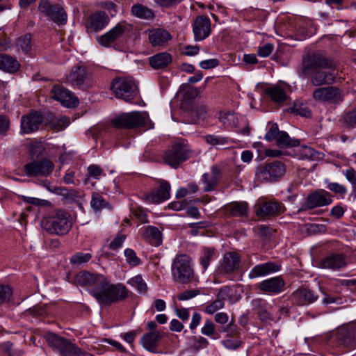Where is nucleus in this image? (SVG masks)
<instances>
[{
	"label": "nucleus",
	"mask_w": 356,
	"mask_h": 356,
	"mask_svg": "<svg viewBox=\"0 0 356 356\" xmlns=\"http://www.w3.org/2000/svg\"><path fill=\"white\" fill-rule=\"evenodd\" d=\"M268 126L269 129L264 138L267 141L271 142L277 138L280 131H279L278 125L276 123H269Z\"/></svg>",
	"instance_id": "obj_54"
},
{
	"label": "nucleus",
	"mask_w": 356,
	"mask_h": 356,
	"mask_svg": "<svg viewBox=\"0 0 356 356\" xmlns=\"http://www.w3.org/2000/svg\"><path fill=\"white\" fill-rule=\"evenodd\" d=\"M220 175V169L216 165H213L211 168L210 172L204 173L202 178V181L204 185V191L206 192L213 191L218 183Z\"/></svg>",
	"instance_id": "obj_30"
},
{
	"label": "nucleus",
	"mask_w": 356,
	"mask_h": 356,
	"mask_svg": "<svg viewBox=\"0 0 356 356\" xmlns=\"http://www.w3.org/2000/svg\"><path fill=\"white\" fill-rule=\"evenodd\" d=\"M313 99L319 102L339 104L343 101V91L336 86L318 87L312 93Z\"/></svg>",
	"instance_id": "obj_10"
},
{
	"label": "nucleus",
	"mask_w": 356,
	"mask_h": 356,
	"mask_svg": "<svg viewBox=\"0 0 356 356\" xmlns=\"http://www.w3.org/2000/svg\"><path fill=\"white\" fill-rule=\"evenodd\" d=\"M24 172L27 176H47L54 169V164L49 160L34 161L26 163L24 167Z\"/></svg>",
	"instance_id": "obj_17"
},
{
	"label": "nucleus",
	"mask_w": 356,
	"mask_h": 356,
	"mask_svg": "<svg viewBox=\"0 0 356 356\" xmlns=\"http://www.w3.org/2000/svg\"><path fill=\"white\" fill-rule=\"evenodd\" d=\"M347 266L346 257L343 254H332L323 259L319 263L321 268L339 270Z\"/></svg>",
	"instance_id": "obj_22"
},
{
	"label": "nucleus",
	"mask_w": 356,
	"mask_h": 356,
	"mask_svg": "<svg viewBox=\"0 0 356 356\" xmlns=\"http://www.w3.org/2000/svg\"><path fill=\"white\" fill-rule=\"evenodd\" d=\"M205 141L207 144L219 149L220 147L228 145L230 139L220 135L209 134L204 136Z\"/></svg>",
	"instance_id": "obj_41"
},
{
	"label": "nucleus",
	"mask_w": 356,
	"mask_h": 356,
	"mask_svg": "<svg viewBox=\"0 0 356 356\" xmlns=\"http://www.w3.org/2000/svg\"><path fill=\"white\" fill-rule=\"evenodd\" d=\"M3 350L7 356H20L21 352L19 350H15L13 346L10 342H5L3 346Z\"/></svg>",
	"instance_id": "obj_64"
},
{
	"label": "nucleus",
	"mask_w": 356,
	"mask_h": 356,
	"mask_svg": "<svg viewBox=\"0 0 356 356\" xmlns=\"http://www.w3.org/2000/svg\"><path fill=\"white\" fill-rule=\"evenodd\" d=\"M91 258L92 254L90 253L79 252L70 257V261L73 265L80 266L89 261Z\"/></svg>",
	"instance_id": "obj_45"
},
{
	"label": "nucleus",
	"mask_w": 356,
	"mask_h": 356,
	"mask_svg": "<svg viewBox=\"0 0 356 356\" xmlns=\"http://www.w3.org/2000/svg\"><path fill=\"white\" fill-rule=\"evenodd\" d=\"M285 171V165L281 161H274L258 168L255 172V178L260 181H274L282 177Z\"/></svg>",
	"instance_id": "obj_9"
},
{
	"label": "nucleus",
	"mask_w": 356,
	"mask_h": 356,
	"mask_svg": "<svg viewBox=\"0 0 356 356\" xmlns=\"http://www.w3.org/2000/svg\"><path fill=\"white\" fill-rule=\"evenodd\" d=\"M43 118L38 112H32L21 118V134H31L39 129Z\"/></svg>",
	"instance_id": "obj_19"
},
{
	"label": "nucleus",
	"mask_w": 356,
	"mask_h": 356,
	"mask_svg": "<svg viewBox=\"0 0 356 356\" xmlns=\"http://www.w3.org/2000/svg\"><path fill=\"white\" fill-rule=\"evenodd\" d=\"M19 67L20 64L15 57L6 54H0L1 70L13 74L18 71Z\"/></svg>",
	"instance_id": "obj_35"
},
{
	"label": "nucleus",
	"mask_w": 356,
	"mask_h": 356,
	"mask_svg": "<svg viewBox=\"0 0 356 356\" xmlns=\"http://www.w3.org/2000/svg\"><path fill=\"white\" fill-rule=\"evenodd\" d=\"M171 39V34L164 29L156 28L149 31V40L152 44L167 43Z\"/></svg>",
	"instance_id": "obj_33"
},
{
	"label": "nucleus",
	"mask_w": 356,
	"mask_h": 356,
	"mask_svg": "<svg viewBox=\"0 0 356 356\" xmlns=\"http://www.w3.org/2000/svg\"><path fill=\"white\" fill-rule=\"evenodd\" d=\"M302 229L308 233V234H315L325 230V226L317 224H306L302 227Z\"/></svg>",
	"instance_id": "obj_58"
},
{
	"label": "nucleus",
	"mask_w": 356,
	"mask_h": 356,
	"mask_svg": "<svg viewBox=\"0 0 356 356\" xmlns=\"http://www.w3.org/2000/svg\"><path fill=\"white\" fill-rule=\"evenodd\" d=\"M72 226V216L63 209L55 210L44 216L41 220L42 229L51 234H66Z\"/></svg>",
	"instance_id": "obj_2"
},
{
	"label": "nucleus",
	"mask_w": 356,
	"mask_h": 356,
	"mask_svg": "<svg viewBox=\"0 0 356 356\" xmlns=\"http://www.w3.org/2000/svg\"><path fill=\"white\" fill-rule=\"evenodd\" d=\"M159 188L143 195L144 200L148 203L159 204L170 197V185L165 180L159 181Z\"/></svg>",
	"instance_id": "obj_16"
},
{
	"label": "nucleus",
	"mask_w": 356,
	"mask_h": 356,
	"mask_svg": "<svg viewBox=\"0 0 356 356\" xmlns=\"http://www.w3.org/2000/svg\"><path fill=\"white\" fill-rule=\"evenodd\" d=\"M126 239V235L122 233H118L113 240L110 243L108 248L111 250H118L120 249Z\"/></svg>",
	"instance_id": "obj_55"
},
{
	"label": "nucleus",
	"mask_w": 356,
	"mask_h": 356,
	"mask_svg": "<svg viewBox=\"0 0 356 356\" xmlns=\"http://www.w3.org/2000/svg\"><path fill=\"white\" fill-rule=\"evenodd\" d=\"M125 29H126L124 24L120 22L109 31L102 35L98 40V42L101 44H107L114 42L122 37L125 31Z\"/></svg>",
	"instance_id": "obj_32"
},
{
	"label": "nucleus",
	"mask_w": 356,
	"mask_h": 356,
	"mask_svg": "<svg viewBox=\"0 0 356 356\" xmlns=\"http://www.w3.org/2000/svg\"><path fill=\"white\" fill-rule=\"evenodd\" d=\"M172 62L170 54L163 52L157 54L149 58V64L152 68L158 70L167 67Z\"/></svg>",
	"instance_id": "obj_38"
},
{
	"label": "nucleus",
	"mask_w": 356,
	"mask_h": 356,
	"mask_svg": "<svg viewBox=\"0 0 356 356\" xmlns=\"http://www.w3.org/2000/svg\"><path fill=\"white\" fill-rule=\"evenodd\" d=\"M191 155V150L188 143L185 141H179L175 143L172 147L167 150L164 154L165 163L176 168L178 165L187 160Z\"/></svg>",
	"instance_id": "obj_8"
},
{
	"label": "nucleus",
	"mask_w": 356,
	"mask_h": 356,
	"mask_svg": "<svg viewBox=\"0 0 356 356\" xmlns=\"http://www.w3.org/2000/svg\"><path fill=\"white\" fill-rule=\"evenodd\" d=\"M332 200L329 192L325 190H318L307 195L306 204L309 209L329 205Z\"/></svg>",
	"instance_id": "obj_20"
},
{
	"label": "nucleus",
	"mask_w": 356,
	"mask_h": 356,
	"mask_svg": "<svg viewBox=\"0 0 356 356\" xmlns=\"http://www.w3.org/2000/svg\"><path fill=\"white\" fill-rule=\"evenodd\" d=\"M291 113L300 115L302 117H309L311 115L310 110L305 103L295 102L291 108Z\"/></svg>",
	"instance_id": "obj_50"
},
{
	"label": "nucleus",
	"mask_w": 356,
	"mask_h": 356,
	"mask_svg": "<svg viewBox=\"0 0 356 356\" xmlns=\"http://www.w3.org/2000/svg\"><path fill=\"white\" fill-rule=\"evenodd\" d=\"M327 188L330 191L340 195H344L347 192L346 188L343 185L336 182L329 183Z\"/></svg>",
	"instance_id": "obj_63"
},
{
	"label": "nucleus",
	"mask_w": 356,
	"mask_h": 356,
	"mask_svg": "<svg viewBox=\"0 0 356 356\" xmlns=\"http://www.w3.org/2000/svg\"><path fill=\"white\" fill-rule=\"evenodd\" d=\"M10 129V120L6 115H0V135L6 136Z\"/></svg>",
	"instance_id": "obj_61"
},
{
	"label": "nucleus",
	"mask_w": 356,
	"mask_h": 356,
	"mask_svg": "<svg viewBox=\"0 0 356 356\" xmlns=\"http://www.w3.org/2000/svg\"><path fill=\"white\" fill-rule=\"evenodd\" d=\"M188 204L189 202L186 200H184L181 201H174L170 202L168 204V207L170 209L178 211L186 209Z\"/></svg>",
	"instance_id": "obj_62"
},
{
	"label": "nucleus",
	"mask_w": 356,
	"mask_h": 356,
	"mask_svg": "<svg viewBox=\"0 0 356 356\" xmlns=\"http://www.w3.org/2000/svg\"><path fill=\"white\" fill-rule=\"evenodd\" d=\"M111 90L118 99L131 102L138 93L135 81L130 78H118L113 81Z\"/></svg>",
	"instance_id": "obj_7"
},
{
	"label": "nucleus",
	"mask_w": 356,
	"mask_h": 356,
	"mask_svg": "<svg viewBox=\"0 0 356 356\" xmlns=\"http://www.w3.org/2000/svg\"><path fill=\"white\" fill-rule=\"evenodd\" d=\"M124 254L127 264L131 267H136L141 264L140 259L137 256L134 250L127 248L124 250Z\"/></svg>",
	"instance_id": "obj_46"
},
{
	"label": "nucleus",
	"mask_w": 356,
	"mask_h": 356,
	"mask_svg": "<svg viewBox=\"0 0 356 356\" xmlns=\"http://www.w3.org/2000/svg\"><path fill=\"white\" fill-rule=\"evenodd\" d=\"M339 122L346 129L356 127V106L344 111L339 116Z\"/></svg>",
	"instance_id": "obj_37"
},
{
	"label": "nucleus",
	"mask_w": 356,
	"mask_h": 356,
	"mask_svg": "<svg viewBox=\"0 0 356 356\" xmlns=\"http://www.w3.org/2000/svg\"><path fill=\"white\" fill-rule=\"evenodd\" d=\"M216 257V250L213 248H203L200 255V262L203 270H206L210 262Z\"/></svg>",
	"instance_id": "obj_40"
},
{
	"label": "nucleus",
	"mask_w": 356,
	"mask_h": 356,
	"mask_svg": "<svg viewBox=\"0 0 356 356\" xmlns=\"http://www.w3.org/2000/svg\"><path fill=\"white\" fill-rule=\"evenodd\" d=\"M232 289L230 287L225 286L219 289L216 298L220 300L225 302V300H230L232 299Z\"/></svg>",
	"instance_id": "obj_57"
},
{
	"label": "nucleus",
	"mask_w": 356,
	"mask_h": 356,
	"mask_svg": "<svg viewBox=\"0 0 356 356\" xmlns=\"http://www.w3.org/2000/svg\"><path fill=\"white\" fill-rule=\"evenodd\" d=\"M222 345L229 350H235L240 348L242 341L238 339H225L221 341Z\"/></svg>",
	"instance_id": "obj_53"
},
{
	"label": "nucleus",
	"mask_w": 356,
	"mask_h": 356,
	"mask_svg": "<svg viewBox=\"0 0 356 356\" xmlns=\"http://www.w3.org/2000/svg\"><path fill=\"white\" fill-rule=\"evenodd\" d=\"M90 206L95 211H99L104 209H111L108 202H106L103 197L97 193H92Z\"/></svg>",
	"instance_id": "obj_43"
},
{
	"label": "nucleus",
	"mask_w": 356,
	"mask_h": 356,
	"mask_svg": "<svg viewBox=\"0 0 356 356\" xmlns=\"http://www.w3.org/2000/svg\"><path fill=\"white\" fill-rule=\"evenodd\" d=\"M142 236L152 245L159 246L162 243L161 232L156 227L146 226L143 228Z\"/></svg>",
	"instance_id": "obj_34"
},
{
	"label": "nucleus",
	"mask_w": 356,
	"mask_h": 356,
	"mask_svg": "<svg viewBox=\"0 0 356 356\" xmlns=\"http://www.w3.org/2000/svg\"><path fill=\"white\" fill-rule=\"evenodd\" d=\"M337 340L339 345L348 349L356 347V325H348L339 329L337 332Z\"/></svg>",
	"instance_id": "obj_15"
},
{
	"label": "nucleus",
	"mask_w": 356,
	"mask_h": 356,
	"mask_svg": "<svg viewBox=\"0 0 356 356\" xmlns=\"http://www.w3.org/2000/svg\"><path fill=\"white\" fill-rule=\"evenodd\" d=\"M90 293L99 304L107 305L125 299L128 291L122 284H113L104 276L99 284L90 290Z\"/></svg>",
	"instance_id": "obj_1"
},
{
	"label": "nucleus",
	"mask_w": 356,
	"mask_h": 356,
	"mask_svg": "<svg viewBox=\"0 0 356 356\" xmlns=\"http://www.w3.org/2000/svg\"><path fill=\"white\" fill-rule=\"evenodd\" d=\"M161 337V332H149L143 335L140 342L145 350L152 353H156V347Z\"/></svg>",
	"instance_id": "obj_31"
},
{
	"label": "nucleus",
	"mask_w": 356,
	"mask_h": 356,
	"mask_svg": "<svg viewBox=\"0 0 356 356\" xmlns=\"http://www.w3.org/2000/svg\"><path fill=\"white\" fill-rule=\"evenodd\" d=\"M201 333L203 335L211 337V339H216L218 337L215 336L216 325L210 319H207L204 321V325L201 328Z\"/></svg>",
	"instance_id": "obj_48"
},
{
	"label": "nucleus",
	"mask_w": 356,
	"mask_h": 356,
	"mask_svg": "<svg viewBox=\"0 0 356 356\" xmlns=\"http://www.w3.org/2000/svg\"><path fill=\"white\" fill-rule=\"evenodd\" d=\"M240 257L236 252H230L225 254L219 270L224 273H231L238 270Z\"/></svg>",
	"instance_id": "obj_27"
},
{
	"label": "nucleus",
	"mask_w": 356,
	"mask_h": 356,
	"mask_svg": "<svg viewBox=\"0 0 356 356\" xmlns=\"http://www.w3.org/2000/svg\"><path fill=\"white\" fill-rule=\"evenodd\" d=\"M70 118L66 116L54 118L50 122L51 127L58 131L65 129L70 124Z\"/></svg>",
	"instance_id": "obj_49"
},
{
	"label": "nucleus",
	"mask_w": 356,
	"mask_h": 356,
	"mask_svg": "<svg viewBox=\"0 0 356 356\" xmlns=\"http://www.w3.org/2000/svg\"><path fill=\"white\" fill-rule=\"evenodd\" d=\"M42 146L40 142H32L29 145V152L32 156L38 157L42 154Z\"/></svg>",
	"instance_id": "obj_59"
},
{
	"label": "nucleus",
	"mask_w": 356,
	"mask_h": 356,
	"mask_svg": "<svg viewBox=\"0 0 356 356\" xmlns=\"http://www.w3.org/2000/svg\"><path fill=\"white\" fill-rule=\"evenodd\" d=\"M103 277L102 275L83 270L76 274L74 282L77 285L93 289L99 284L100 279Z\"/></svg>",
	"instance_id": "obj_25"
},
{
	"label": "nucleus",
	"mask_w": 356,
	"mask_h": 356,
	"mask_svg": "<svg viewBox=\"0 0 356 356\" xmlns=\"http://www.w3.org/2000/svg\"><path fill=\"white\" fill-rule=\"evenodd\" d=\"M284 211V206L278 202L271 201L261 204L256 211L259 217L274 216Z\"/></svg>",
	"instance_id": "obj_29"
},
{
	"label": "nucleus",
	"mask_w": 356,
	"mask_h": 356,
	"mask_svg": "<svg viewBox=\"0 0 356 356\" xmlns=\"http://www.w3.org/2000/svg\"><path fill=\"white\" fill-rule=\"evenodd\" d=\"M112 124L118 129H134L141 126L145 127L147 129L153 127L148 114L139 111L119 115L113 118Z\"/></svg>",
	"instance_id": "obj_4"
},
{
	"label": "nucleus",
	"mask_w": 356,
	"mask_h": 356,
	"mask_svg": "<svg viewBox=\"0 0 356 356\" xmlns=\"http://www.w3.org/2000/svg\"><path fill=\"white\" fill-rule=\"evenodd\" d=\"M225 306V302L222 300H220L218 298L216 299L209 304L204 309L205 313L208 314H213L216 312L218 310L223 308Z\"/></svg>",
	"instance_id": "obj_52"
},
{
	"label": "nucleus",
	"mask_w": 356,
	"mask_h": 356,
	"mask_svg": "<svg viewBox=\"0 0 356 356\" xmlns=\"http://www.w3.org/2000/svg\"><path fill=\"white\" fill-rule=\"evenodd\" d=\"M323 69H316L311 70L312 74H309L310 81L312 86L320 87L324 85H331L337 81V76L332 72L323 70Z\"/></svg>",
	"instance_id": "obj_18"
},
{
	"label": "nucleus",
	"mask_w": 356,
	"mask_h": 356,
	"mask_svg": "<svg viewBox=\"0 0 356 356\" xmlns=\"http://www.w3.org/2000/svg\"><path fill=\"white\" fill-rule=\"evenodd\" d=\"M45 339L48 344L57 350L61 356H93L90 353L82 351L68 339L54 332H47Z\"/></svg>",
	"instance_id": "obj_5"
},
{
	"label": "nucleus",
	"mask_w": 356,
	"mask_h": 356,
	"mask_svg": "<svg viewBox=\"0 0 356 356\" xmlns=\"http://www.w3.org/2000/svg\"><path fill=\"white\" fill-rule=\"evenodd\" d=\"M104 170L97 165L92 164L88 167V176L95 179H99L102 176H105Z\"/></svg>",
	"instance_id": "obj_51"
},
{
	"label": "nucleus",
	"mask_w": 356,
	"mask_h": 356,
	"mask_svg": "<svg viewBox=\"0 0 356 356\" xmlns=\"http://www.w3.org/2000/svg\"><path fill=\"white\" fill-rule=\"evenodd\" d=\"M219 120L226 128H232L236 126L238 119L233 112H220L219 114Z\"/></svg>",
	"instance_id": "obj_44"
},
{
	"label": "nucleus",
	"mask_w": 356,
	"mask_h": 356,
	"mask_svg": "<svg viewBox=\"0 0 356 356\" xmlns=\"http://www.w3.org/2000/svg\"><path fill=\"white\" fill-rule=\"evenodd\" d=\"M289 87V85L281 83L274 85L266 89V93L270 97L271 101L280 105L282 104L288 99L285 90Z\"/></svg>",
	"instance_id": "obj_28"
},
{
	"label": "nucleus",
	"mask_w": 356,
	"mask_h": 356,
	"mask_svg": "<svg viewBox=\"0 0 356 356\" xmlns=\"http://www.w3.org/2000/svg\"><path fill=\"white\" fill-rule=\"evenodd\" d=\"M291 298L296 305H307L314 302L318 299V295L307 288H300L291 294Z\"/></svg>",
	"instance_id": "obj_23"
},
{
	"label": "nucleus",
	"mask_w": 356,
	"mask_h": 356,
	"mask_svg": "<svg viewBox=\"0 0 356 356\" xmlns=\"http://www.w3.org/2000/svg\"><path fill=\"white\" fill-rule=\"evenodd\" d=\"M225 210L230 216H243L247 214L248 204L245 202H238L225 206Z\"/></svg>",
	"instance_id": "obj_39"
},
{
	"label": "nucleus",
	"mask_w": 356,
	"mask_h": 356,
	"mask_svg": "<svg viewBox=\"0 0 356 356\" xmlns=\"http://www.w3.org/2000/svg\"><path fill=\"white\" fill-rule=\"evenodd\" d=\"M127 283L131 286L136 287L139 293H145L147 290V286L140 275L131 278Z\"/></svg>",
	"instance_id": "obj_47"
},
{
	"label": "nucleus",
	"mask_w": 356,
	"mask_h": 356,
	"mask_svg": "<svg viewBox=\"0 0 356 356\" xmlns=\"http://www.w3.org/2000/svg\"><path fill=\"white\" fill-rule=\"evenodd\" d=\"M336 68V62L323 51H309L302 55V72L306 76L313 70Z\"/></svg>",
	"instance_id": "obj_3"
},
{
	"label": "nucleus",
	"mask_w": 356,
	"mask_h": 356,
	"mask_svg": "<svg viewBox=\"0 0 356 356\" xmlns=\"http://www.w3.org/2000/svg\"><path fill=\"white\" fill-rule=\"evenodd\" d=\"M221 332L227 333V336H238L239 334V328L233 322H230L222 328Z\"/></svg>",
	"instance_id": "obj_60"
},
{
	"label": "nucleus",
	"mask_w": 356,
	"mask_h": 356,
	"mask_svg": "<svg viewBox=\"0 0 356 356\" xmlns=\"http://www.w3.org/2000/svg\"><path fill=\"white\" fill-rule=\"evenodd\" d=\"M277 145L281 147H296L300 145V140L289 137V134L281 131L275 139Z\"/></svg>",
	"instance_id": "obj_42"
},
{
	"label": "nucleus",
	"mask_w": 356,
	"mask_h": 356,
	"mask_svg": "<svg viewBox=\"0 0 356 356\" xmlns=\"http://www.w3.org/2000/svg\"><path fill=\"white\" fill-rule=\"evenodd\" d=\"M51 97L59 101L64 106L75 108L79 105V99L68 89L62 86H54L51 90Z\"/></svg>",
	"instance_id": "obj_12"
},
{
	"label": "nucleus",
	"mask_w": 356,
	"mask_h": 356,
	"mask_svg": "<svg viewBox=\"0 0 356 356\" xmlns=\"http://www.w3.org/2000/svg\"><path fill=\"white\" fill-rule=\"evenodd\" d=\"M66 82L80 89H85L91 86L88 79L86 67L79 65L72 67L69 74L66 76Z\"/></svg>",
	"instance_id": "obj_13"
},
{
	"label": "nucleus",
	"mask_w": 356,
	"mask_h": 356,
	"mask_svg": "<svg viewBox=\"0 0 356 356\" xmlns=\"http://www.w3.org/2000/svg\"><path fill=\"white\" fill-rule=\"evenodd\" d=\"M281 266L275 261H268L254 266L249 272L250 279L267 276L280 270Z\"/></svg>",
	"instance_id": "obj_21"
},
{
	"label": "nucleus",
	"mask_w": 356,
	"mask_h": 356,
	"mask_svg": "<svg viewBox=\"0 0 356 356\" xmlns=\"http://www.w3.org/2000/svg\"><path fill=\"white\" fill-rule=\"evenodd\" d=\"M108 17L105 12L99 11L91 15L86 24L88 31L97 32L103 29L108 23Z\"/></svg>",
	"instance_id": "obj_26"
},
{
	"label": "nucleus",
	"mask_w": 356,
	"mask_h": 356,
	"mask_svg": "<svg viewBox=\"0 0 356 356\" xmlns=\"http://www.w3.org/2000/svg\"><path fill=\"white\" fill-rule=\"evenodd\" d=\"M256 287L269 295H277L284 291L285 282L281 276H276L259 282Z\"/></svg>",
	"instance_id": "obj_14"
},
{
	"label": "nucleus",
	"mask_w": 356,
	"mask_h": 356,
	"mask_svg": "<svg viewBox=\"0 0 356 356\" xmlns=\"http://www.w3.org/2000/svg\"><path fill=\"white\" fill-rule=\"evenodd\" d=\"M131 12L134 16L139 19L151 20L155 17V13L152 9L140 3L134 4Z\"/></svg>",
	"instance_id": "obj_36"
},
{
	"label": "nucleus",
	"mask_w": 356,
	"mask_h": 356,
	"mask_svg": "<svg viewBox=\"0 0 356 356\" xmlns=\"http://www.w3.org/2000/svg\"><path fill=\"white\" fill-rule=\"evenodd\" d=\"M12 293V289L9 286L0 284V305L7 302L10 300Z\"/></svg>",
	"instance_id": "obj_56"
},
{
	"label": "nucleus",
	"mask_w": 356,
	"mask_h": 356,
	"mask_svg": "<svg viewBox=\"0 0 356 356\" xmlns=\"http://www.w3.org/2000/svg\"><path fill=\"white\" fill-rule=\"evenodd\" d=\"M38 10L57 24H63L67 22V14L63 8L58 4H51L49 0H40Z\"/></svg>",
	"instance_id": "obj_11"
},
{
	"label": "nucleus",
	"mask_w": 356,
	"mask_h": 356,
	"mask_svg": "<svg viewBox=\"0 0 356 356\" xmlns=\"http://www.w3.org/2000/svg\"><path fill=\"white\" fill-rule=\"evenodd\" d=\"M173 279L180 283H188L193 276V269L191 265L190 258L186 254L177 256L172 264Z\"/></svg>",
	"instance_id": "obj_6"
},
{
	"label": "nucleus",
	"mask_w": 356,
	"mask_h": 356,
	"mask_svg": "<svg viewBox=\"0 0 356 356\" xmlns=\"http://www.w3.org/2000/svg\"><path fill=\"white\" fill-rule=\"evenodd\" d=\"M193 32L197 40H202L211 33V21L206 16H199L193 24Z\"/></svg>",
	"instance_id": "obj_24"
}]
</instances>
